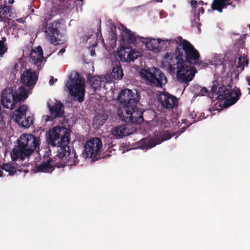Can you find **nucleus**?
<instances>
[{"mask_svg":"<svg viewBox=\"0 0 250 250\" xmlns=\"http://www.w3.org/2000/svg\"><path fill=\"white\" fill-rule=\"evenodd\" d=\"M40 139L32 134H23L18 140V146L15 147L11 152L13 161L23 160L29 157L36 150H39Z\"/></svg>","mask_w":250,"mask_h":250,"instance_id":"1","label":"nucleus"},{"mask_svg":"<svg viewBox=\"0 0 250 250\" xmlns=\"http://www.w3.org/2000/svg\"><path fill=\"white\" fill-rule=\"evenodd\" d=\"M177 41L178 53L182 56L185 63L191 65H196L201 67H206L208 64L200 60V55L199 51L195 48L189 42L183 40L181 37H178Z\"/></svg>","mask_w":250,"mask_h":250,"instance_id":"2","label":"nucleus"},{"mask_svg":"<svg viewBox=\"0 0 250 250\" xmlns=\"http://www.w3.org/2000/svg\"><path fill=\"white\" fill-rule=\"evenodd\" d=\"M70 140V130L64 127H54L49 130L46 136L48 145L60 148L67 146Z\"/></svg>","mask_w":250,"mask_h":250,"instance_id":"3","label":"nucleus"},{"mask_svg":"<svg viewBox=\"0 0 250 250\" xmlns=\"http://www.w3.org/2000/svg\"><path fill=\"white\" fill-rule=\"evenodd\" d=\"M103 147L101 140L98 137H93L86 141L84 145L83 157L85 158H91L92 161H96L102 158L101 153ZM111 150H108V153L105 154L102 158L111 156L110 153Z\"/></svg>","mask_w":250,"mask_h":250,"instance_id":"4","label":"nucleus"},{"mask_svg":"<svg viewBox=\"0 0 250 250\" xmlns=\"http://www.w3.org/2000/svg\"><path fill=\"white\" fill-rule=\"evenodd\" d=\"M140 75L146 80V83L152 87L162 88L167 82L165 74L157 68L143 70Z\"/></svg>","mask_w":250,"mask_h":250,"instance_id":"5","label":"nucleus"},{"mask_svg":"<svg viewBox=\"0 0 250 250\" xmlns=\"http://www.w3.org/2000/svg\"><path fill=\"white\" fill-rule=\"evenodd\" d=\"M117 114L123 121L131 124H140L144 122L143 112L137 107V104L118 108Z\"/></svg>","mask_w":250,"mask_h":250,"instance_id":"6","label":"nucleus"},{"mask_svg":"<svg viewBox=\"0 0 250 250\" xmlns=\"http://www.w3.org/2000/svg\"><path fill=\"white\" fill-rule=\"evenodd\" d=\"M65 85L75 100L81 103L83 101L85 94L84 80L78 72L74 74L73 78L70 77Z\"/></svg>","mask_w":250,"mask_h":250,"instance_id":"7","label":"nucleus"},{"mask_svg":"<svg viewBox=\"0 0 250 250\" xmlns=\"http://www.w3.org/2000/svg\"><path fill=\"white\" fill-rule=\"evenodd\" d=\"M58 154L54 157L55 159H58L60 160L57 162L59 164H63L64 166H75L79 163L78 156L76 155L75 151L73 149L71 151L70 146L68 145L63 146L60 148L57 151Z\"/></svg>","mask_w":250,"mask_h":250,"instance_id":"8","label":"nucleus"},{"mask_svg":"<svg viewBox=\"0 0 250 250\" xmlns=\"http://www.w3.org/2000/svg\"><path fill=\"white\" fill-rule=\"evenodd\" d=\"M168 44H173L175 47V51L174 53H167L166 58L167 59L168 67L170 71L174 72L176 69L177 70L182 65L184 62L182 57L179 55V49L177 45V40L176 39L168 40L166 41Z\"/></svg>","mask_w":250,"mask_h":250,"instance_id":"9","label":"nucleus"},{"mask_svg":"<svg viewBox=\"0 0 250 250\" xmlns=\"http://www.w3.org/2000/svg\"><path fill=\"white\" fill-rule=\"evenodd\" d=\"M140 99V93L136 90L122 89L117 98L122 107L130 106L137 104Z\"/></svg>","mask_w":250,"mask_h":250,"instance_id":"10","label":"nucleus"},{"mask_svg":"<svg viewBox=\"0 0 250 250\" xmlns=\"http://www.w3.org/2000/svg\"><path fill=\"white\" fill-rule=\"evenodd\" d=\"M27 106L23 104L15 110L12 114V119L20 126L28 128L33 123V118L30 116L26 117Z\"/></svg>","mask_w":250,"mask_h":250,"instance_id":"11","label":"nucleus"},{"mask_svg":"<svg viewBox=\"0 0 250 250\" xmlns=\"http://www.w3.org/2000/svg\"><path fill=\"white\" fill-rule=\"evenodd\" d=\"M17 99L16 91L11 88L6 87L2 91L0 102L4 107L14 109L20 103Z\"/></svg>","mask_w":250,"mask_h":250,"instance_id":"12","label":"nucleus"},{"mask_svg":"<svg viewBox=\"0 0 250 250\" xmlns=\"http://www.w3.org/2000/svg\"><path fill=\"white\" fill-rule=\"evenodd\" d=\"M174 134H170L168 131H164L160 134V136L153 139L144 138L138 142L139 146L142 149L151 148L157 145L160 144L165 141L170 139Z\"/></svg>","mask_w":250,"mask_h":250,"instance_id":"13","label":"nucleus"},{"mask_svg":"<svg viewBox=\"0 0 250 250\" xmlns=\"http://www.w3.org/2000/svg\"><path fill=\"white\" fill-rule=\"evenodd\" d=\"M60 24V21L56 20L46 25L45 33L52 43H58V42L61 41L62 35L59 29Z\"/></svg>","mask_w":250,"mask_h":250,"instance_id":"14","label":"nucleus"},{"mask_svg":"<svg viewBox=\"0 0 250 250\" xmlns=\"http://www.w3.org/2000/svg\"><path fill=\"white\" fill-rule=\"evenodd\" d=\"M47 106L50 115L43 116V119L45 122L53 121L54 119L62 118L63 116L64 105L61 102L56 101L52 104H48Z\"/></svg>","mask_w":250,"mask_h":250,"instance_id":"15","label":"nucleus"},{"mask_svg":"<svg viewBox=\"0 0 250 250\" xmlns=\"http://www.w3.org/2000/svg\"><path fill=\"white\" fill-rule=\"evenodd\" d=\"M186 63L184 62L177 70V77L179 81L188 83L193 79L197 71L195 67Z\"/></svg>","mask_w":250,"mask_h":250,"instance_id":"16","label":"nucleus"},{"mask_svg":"<svg viewBox=\"0 0 250 250\" xmlns=\"http://www.w3.org/2000/svg\"><path fill=\"white\" fill-rule=\"evenodd\" d=\"M157 98L163 107L168 110L172 109L178 103L175 96L165 91L160 92Z\"/></svg>","mask_w":250,"mask_h":250,"instance_id":"17","label":"nucleus"},{"mask_svg":"<svg viewBox=\"0 0 250 250\" xmlns=\"http://www.w3.org/2000/svg\"><path fill=\"white\" fill-rule=\"evenodd\" d=\"M56 159H48L46 161H43L40 165L34 167L33 171L37 172H51L54 169V167H61L64 166L63 164H59L56 162Z\"/></svg>","mask_w":250,"mask_h":250,"instance_id":"18","label":"nucleus"},{"mask_svg":"<svg viewBox=\"0 0 250 250\" xmlns=\"http://www.w3.org/2000/svg\"><path fill=\"white\" fill-rule=\"evenodd\" d=\"M38 79V75L31 68L26 69L21 76V83L29 88H32L35 86Z\"/></svg>","mask_w":250,"mask_h":250,"instance_id":"19","label":"nucleus"},{"mask_svg":"<svg viewBox=\"0 0 250 250\" xmlns=\"http://www.w3.org/2000/svg\"><path fill=\"white\" fill-rule=\"evenodd\" d=\"M118 55L123 62H134L141 56L139 52L133 50L131 48H123L118 52Z\"/></svg>","mask_w":250,"mask_h":250,"instance_id":"20","label":"nucleus"},{"mask_svg":"<svg viewBox=\"0 0 250 250\" xmlns=\"http://www.w3.org/2000/svg\"><path fill=\"white\" fill-rule=\"evenodd\" d=\"M229 87L221 84L219 86L217 81L212 82V85L211 88V93L213 96H216L217 98L222 100H225L226 98L227 94L229 92Z\"/></svg>","mask_w":250,"mask_h":250,"instance_id":"21","label":"nucleus"},{"mask_svg":"<svg viewBox=\"0 0 250 250\" xmlns=\"http://www.w3.org/2000/svg\"><path fill=\"white\" fill-rule=\"evenodd\" d=\"M140 41L145 44L146 47L148 50L152 51L156 53L159 52L162 47L160 45L161 42L162 41L161 39L140 38Z\"/></svg>","mask_w":250,"mask_h":250,"instance_id":"22","label":"nucleus"},{"mask_svg":"<svg viewBox=\"0 0 250 250\" xmlns=\"http://www.w3.org/2000/svg\"><path fill=\"white\" fill-rule=\"evenodd\" d=\"M129 125H118L112 129L111 133L116 139L129 135L132 133V131L129 129Z\"/></svg>","mask_w":250,"mask_h":250,"instance_id":"23","label":"nucleus"},{"mask_svg":"<svg viewBox=\"0 0 250 250\" xmlns=\"http://www.w3.org/2000/svg\"><path fill=\"white\" fill-rule=\"evenodd\" d=\"M105 78L104 77H101L99 76L88 75L87 81H88L91 88L93 89V92H95L97 90L101 88L102 85L104 86L105 83Z\"/></svg>","mask_w":250,"mask_h":250,"instance_id":"24","label":"nucleus"},{"mask_svg":"<svg viewBox=\"0 0 250 250\" xmlns=\"http://www.w3.org/2000/svg\"><path fill=\"white\" fill-rule=\"evenodd\" d=\"M43 54L42 47L38 46L36 49L32 50L30 53L31 62L38 67L40 66L44 59Z\"/></svg>","mask_w":250,"mask_h":250,"instance_id":"25","label":"nucleus"},{"mask_svg":"<svg viewBox=\"0 0 250 250\" xmlns=\"http://www.w3.org/2000/svg\"><path fill=\"white\" fill-rule=\"evenodd\" d=\"M238 63L236 66L237 71L234 70L231 73L232 75L233 73L236 74L235 77L237 78L240 73L243 71L245 66L247 67L249 65V60L248 56L245 54L239 55L238 58Z\"/></svg>","mask_w":250,"mask_h":250,"instance_id":"26","label":"nucleus"},{"mask_svg":"<svg viewBox=\"0 0 250 250\" xmlns=\"http://www.w3.org/2000/svg\"><path fill=\"white\" fill-rule=\"evenodd\" d=\"M240 96L241 91L239 88L234 90L229 88V92L227 94L225 100L229 105H231L237 102Z\"/></svg>","mask_w":250,"mask_h":250,"instance_id":"27","label":"nucleus"},{"mask_svg":"<svg viewBox=\"0 0 250 250\" xmlns=\"http://www.w3.org/2000/svg\"><path fill=\"white\" fill-rule=\"evenodd\" d=\"M124 30L122 32V36L124 40H126L129 43L137 44L138 42L140 41V37L136 36L130 30L128 29L124 26H122Z\"/></svg>","mask_w":250,"mask_h":250,"instance_id":"28","label":"nucleus"},{"mask_svg":"<svg viewBox=\"0 0 250 250\" xmlns=\"http://www.w3.org/2000/svg\"><path fill=\"white\" fill-rule=\"evenodd\" d=\"M12 6L6 5L5 4L0 5V21L6 23L9 22L11 19Z\"/></svg>","mask_w":250,"mask_h":250,"instance_id":"29","label":"nucleus"},{"mask_svg":"<svg viewBox=\"0 0 250 250\" xmlns=\"http://www.w3.org/2000/svg\"><path fill=\"white\" fill-rule=\"evenodd\" d=\"M230 0H213L211 8L213 10H216L220 13L222 12L223 8H227L228 4H230Z\"/></svg>","mask_w":250,"mask_h":250,"instance_id":"30","label":"nucleus"},{"mask_svg":"<svg viewBox=\"0 0 250 250\" xmlns=\"http://www.w3.org/2000/svg\"><path fill=\"white\" fill-rule=\"evenodd\" d=\"M190 4L192 6L193 10L194 11V14H198L199 16L200 13L203 14L204 13L205 9L203 6L204 5H207V3H205L203 1L198 2L195 0H191Z\"/></svg>","mask_w":250,"mask_h":250,"instance_id":"31","label":"nucleus"},{"mask_svg":"<svg viewBox=\"0 0 250 250\" xmlns=\"http://www.w3.org/2000/svg\"><path fill=\"white\" fill-rule=\"evenodd\" d=\"M111 75L113 79L116 80H120L123 78L124 73L122 66L120 63L116 64L113 68Z\"/></svg>","mask_w":250,"mask_h":250,"instance_id":"32","label":"nucleus"},{"mask_svg":"<svg viewBox=\"0 0 250 250\" xmlns=\"http://www.w3.org/2000/svg\"><path fill=\"white\" fill-rule=\"evenodd\" d=\"M19 92L16 91L17 99L19 100L20 103L23 102L28 97L26 89L23 86H21L19 87Z\"/></svg>","mask_w":250,"mask_h":250,"instance_id":"33","label":"nucleus"},{"mask_svg":"<svg viewBox=\"0 0 250 250\" xmlns=\"http://www.w3.org/2000/svg\"><path fill=\"white\" fill-rule=\"evenodd\" d=\"M1 168L9 172L10 175H13L17 172V169L12 164L6 163L2 165Z\"/></svg>","mask_w":250,"mask_h":250,"instance_id":"34","label":"nucleus"},{"mask_svg":"<svg viewBox=\"0 0 250 250\" xmlns=\"http://www.w3.org/2000/svg\"><path fill=\"white\" fill-rule=\"evenodd\" d=\"M199 16L198 15V14H194V19L191 22L192 26L197 27L198 29H200L201 24L199 22Z\"/></svg>","mask_w":250,"mask_h":250,"instance_id":"35","label":"nucleus"},{"mask_svg":"<svg viewBox=\"0 0 250 250\" xmlns=\"http://www.w3.org/2000/svg\"><path fill=\"white\" fill-rule=\"evenodd\" d=\"M4 112L2 111L1 107L0 106V128H2L5 126V121L4 120Z\"/></svg>","mask_w":250,"mask_h":250,"instance_id":"36","label":"nucleus"},{"mask_svg":"<svg viewBox=\"0 0 250 250\" xmlns=\"http://www.w3.org/2000/svg\"><path fill=\"white\" fill-rule=\"evenodd\" d=\"M6 50L7 48L4 45L3 42L0 41V57H2Z\"/></svg>","mask_w":250,"mask_h":250,"instance_id":"37","label":"nucleus"},{"mask_svg":"<svg viewBox=\"0 0 250 250\" xmlns=\"http://www.w3.org/2000/svg\"><path fill=\"white\" fill-rule=\"evenodd\" d=\"M208 93V90L207 89V88L205 87H199V91L198 93V96H204L206 94H207Z\"/></svg>","mask_w":250,"mask_h":250,"instance_id":"38","label":"nucleus"},{"mask_svg":"<svg viewBox=\"0 0 250 250\" xmlns=\"http://www.w3.org/2000/svg\"><path fill=\"white\" fill-rule=\"evenodd\" d=\"M188 128L187 126L186 127H183L180 129H179L177 132H176V134H178V135H181L182 133L185 132L186 130V129Z\"/></svg>","mask_w":250,"mask_h":250,"instance_id":"39","label":"nucleus"},{"mask_svg":"<svg viewBox=\"0 0 250 250\" xmlns=\"http://www.w3.org/2000/svg\"><path fill=\"white\" fill-rule=\"evenodd\" d=\"M110 36L111 37V39L113 40H116L117 39V34L113 31H112L110 33Z\"/></svg>","mask_w":250,"mask_h":250,"instance_id":"40","label":"nucleus"},{"mask_svg":"<svg viewBox=\"0 0 250 250\" xmlns=\"http://www.w3.org/2000/svg\"><path fill=\"white\" fill-rule=\"evenodd\" d=\"M246 80L248 84L250 86V75L246 77ZM249 94H250V88H248Z\"/></svg>","mask_w":250,"mask_h":250,"instance_id":"41","label":"nucleus"},{"mask_svg":"<svg viewBox=\"0 0 250 250\" xmlns=\"http://www.w3.org/2000/svg\"><path fill=\"white\" fill-rule=\"evenodd\" d=\"M57 81V79H54L53 77H51V79L49 81V84L50 85H53L55 82H56Z\"/></svg>","mask_w":250,"mask_h":250,"instance_id":"42","label":"nucleus"},{"mask_svg":"<svg viewBox=\"0 0 250 250\" xmlns=\"http://www.w3.org/2000/svg\"><path fill=\"white\" fill-rule=\"evenodd\" d=\"M65 51V49L64 48H62L61 49H60L58 54H61V55H62L63 53H64Z\"/></svg>","mask_w":250,"mask_h":250,"instance_id":"43","label":"nucleus"},{"mask_svg":"<svg viewBox=\"0 0 250 250\" xmlns=\"http://www.w3.org/2000/svg\"><path fill=\"white\" fill-rule=\"evenodd\" d=\"M229 3H230V4H228V6L230 5L232 7V9H234L235 8V4H233L230 1H229Z\"/></svg>","mask_w":250,"mask_h":250,"instance_id":"44","label":"nucleus"},{"mask_svg":"<svg viewBox=\"0 0 250 250\" xmlns=\"http://www.w3.org/2000/svg\"><path fill=\"white\" fill-rule=\"evenodd\" d=\"M14 2V0H8V3L10 4H13Z\"/></svg>","mask_w":250,"mask_h":250,"instance_id":"45","label":"nucleus"},{"mask_svg":"<svg viewBox=\"0 0 250 250\" xmlns=\"http://www.w3.org/2000/svg\"><path fill=\"white\" fill-rule=\"evenodd\" d=\"M94 54H95V51L94 50H91V55H93Z\"/></svg>","mask_w":250,"mask_h":250,"instance_id":"46","label":"nucleus"},{"mask_svg":"<svg viewBox=\"0 0 250 250\" xmlns=\"http://www.w3.org/2000/svg\"><path fill=\"white\" fill-rule=\"evenodd\" d=\"M3 172L0 170V177L2 176Z\"/></svg>","mask_w":250,"mask_h":250,"instance_id":"47","label":"nucleus"},{"mask_svg":"<svg viewBox=\"0 0 250 250\" xmlns=\"http://www.w3.org/2000/svg\"><path fill=\"white\" fill-rule=\"evenodd\" d=\"M17 21L19 22H21L22 21V19H19V20H17Z\"/></svg>","mask_w":250,"mask_h":250,"instance_id":"48","label":"nucleus"},{"mask_svg":"<svg viewBox=\"0 0 250 250\" xmlns=\"http://www.w3.org/2000/svg\"><path fill=\"white\" fill-rule=\"evenodd\" d=\"M159 1H162V0H159Z\"/></svg>","mask_w":250,"mask_h":250,"instance_id":"49","label":"nucleus"},{"mask_svg":"<svg viewBox=\"0 0 250 250\" xmlns=\"http://www.w3.org/2000/svg\"><path fill=\"white\" fill-rule=\"evenodd\" d=\"M159 1H162V0H159Z\"/></svg>","mask_w":250,"mask_h":250,"instance_id":"50","label":"nucleus"}]
</instances>
